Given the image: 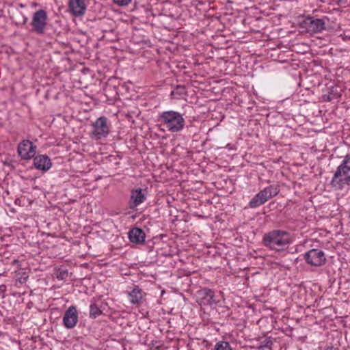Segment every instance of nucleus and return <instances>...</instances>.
<instances>
[{
    "instance_id": "25",
    "label": "nucleus",
    "mask_w": 350,
    "mask_h": 350,
    "mask_svg": "<svg viewBox=\"0 0 350 350\" xmlns=\"http://www.w3.org/2000/svg\"><path fill=\"white\" fill-rule=\"evenodd\" d=\"M176 90L179 94H183L185 92V88L184 86L178 85Z\"/></svg>"
},
{
    "instance_id": "19",
    "label": "nucleus",
    "mask_w": 350,
    "mask_h": 350,
    "mask_svg": "<svg viewBox=\"0 0 350 350\" xmlns=\"http://www.w3.org/2000/svg\"><path fill=\"white\" fill-rule=\"evenodd\" d=\"M215 350H232V349L228 342L219 341L216 343Z\"/></svg>"
},
{
    "instance_id": "24",
    "label": "nucleus",
    "mask_w": 350,
    "mask_h": 350,
    "mask_svg": "<svg viewBox=\"0 0 350 350\" xmlns=\"http://www.w3.org/2000/svg\"><path fill=\"white\" fill-rule=\"evenodd\" d=\"M294 239H295L293 237H288V234L286 232V245L293 243Z\"/></svg>"
},
{
    "instance_id": "9",
    "label": "nucleus",
    "mask_w": 350,
    "mask_h": 350,
    "mask_svg": "<svg viewBox=\"0 0 350 350\" xmlns=\"http://www.w3.org/2000/svg\"><path fill=\"white\" fill-rule=\"evenodd\" d=\"M306 262L312 266H322L325 263L326 258L323 251L312 249L304 254Z\"/></svg>"
},
{
    "instance_id": "21",
    "label": "nucleus",
    "mask_w": 350,
    "mask_h": 350,
    "mask_svg": "<svg viewBox=\"0 0 350 350\" xmlns=\"http://www.w3.org/2000/svg\"><path fill=\"white\" fill-rule=\"evenodd\" d=\"M299 72L295 70L293 73H292L289 78H288V81H294L295 84H299Z\"/></svg>"
},
{
    "instance_id": "27",
    "label": "nucleus",
    "mask_w": 350,
    "mask_h": 350,
    "mask_svg": "<svg viewBox=\"0 0 350 350\" xmlns=\"http://www.w3.org/2000/svg\"><path fill=\"white\" fill-rule=\"evenodd\" d=\"M347 4V0H338V5H344Z\"/></svg>"
},
{
    "instance_id": "29",
    "label": "nucleus",
    "mask_w": 350,
    "mask_h": 350,
    "mask_svg": "<svg viewBox=\"0 0 350 350\" xmlns=\"http://www.w3.org/2000/svg\"><path fill=\"white\" fill-rule=\"evenodd\" d=\"M291 67H292L291 64H288V65L286 64L285 69H286V70H287L288 72Z\"/></svg>"
},
{
    "instance_id": "2",
    "label": "nucleus",
    "mask_w": 350,
    "mask_h": 350,
    "mask_svg": "<svg viewBox=\"0 0 350 350\" xmlns=\"http://www.w3.org/2000/svg\"><path fill=\"white\" fill-rule=\"evenodd\" d=\"M158 121L172 133L180 132L185 124L183 114L173 110L161 113L158 116Z\"/></svg>"
},
{
    "instance_id": "5",
    "label": "nucleus",
    "mask_w": 350,
    "mask_h": 350,
    "mask_svg": "<svg viewBox=\"0 0 350 350\" xmlns=\"http://www.w3.org/2000/svg\"><path fill=\"white\" fill-rule=\"evenodd\" d=\"M263 244L270 249L282 251L284 247V231L273 230L264 235Z\"/></svg>"
},
{
    "instance_id": "32",
    "label": "nucleus",
    "mask_w": 350,
    "mask_h": 350,
    "mask_svg": "<svg viewBox=\"0 0 350 350\" xmlns=\"http://www.w3.org/2000/svg\"><path fill=\"white\" fill-rule=\"evenodd\" d=\"M5 288H6V286H5V285H1V286H0V290H1V291H5Z\"/></svg>"
},
{
    "instance_id": "3",
    "label": "nucleus",
    "mask_w": 350,
    "mask_h": 350,
    "mask_svg": "<svg viewBox=\"0 0 350 350\" xmlns=\"http://www.w3.org/2000/svg\"><path fill=\"white\" fill-rule=\"evenodd\" d=\"M330 184L338 189L350 185V152L343 157L342 161L337 167Z\"/></svg>"
},
{
    "instance_id": "22",
    "label": "nucleus",
    "mask_w": 350,
    "mask_h": 350,
    "mask_svg": "<svg viewBox=\"0 0 350 350\" xmlns=\"http://www.w3.org/2000/svg\"><path fill=\"white\" fill-rule=\"evenodd\" d=\"M113 1L119 6H125L131 3V0H113Z\"/></svg>"
},
{
    "instance_id": "8",
    "label": "nucleus",
    "mask_w": 350,
    "mask_h": 350,
    "mask_svg": "<svg viewBox=\"0 0 350 350\" xmlns=\"http://www.w3.org/2000/svg\"><path fill=\"white\" fill-rule=\"evenodd\" d=\"M278 193L276 188L272 186L265 188L256 194L250 202L251 208H256L265 203L269 198L275 196Z\"/></svg>"
},
{
    "instance_id": "17",
    "label": "nucleus",
    "mask_w": 350,
    "mask_h": 350,
    "mask_svg": "<svg viewBox=\"0 0 350 350\" xmlns=\"http://www.w3.org/2000/svg\"><path fill=\"white\" fill-rule=\"evenodd\" d=\"M54 274L58 280H63L68 276V270L63 267L55 268Z\"/></svg>"
},
{
    "instance_id": "33",
    "label": "nucleus",
    "mask_w": 350,
    "mask_h": 350,
    "mask_svg": "<svg viewBox=\"0 0 350 350\" xmlns=\"http://www.w3.org/2000/svg\"><path fill=\"white\" fill-rule=\"evenodd\" d=\"M295 304L296 305V306H298V307H300L301 306V304L300 303H297V302H295Z\"/></svg>"
},
{
    "instance_id": "34",
    "label": "nucleus",
    "mask_w": 350,
    "mask_h": 350,
    "mask_svg": "<svg viewBox=\"0 0 350 350\" xmlns=\"http://www.w3.org/2000/svg\"><path fill=\"white\" fill-rule=\"evenodd\" d=\"M348 214H349V217L350 218V206H349V211H348Z\"/></svg>"
},
{
    "instance_id": "16",
    "label": "nucleus",
    "mask_w": 350,
    "mask_h": 350,
    "mask_svg": "<svg viewBox=\"0 0 350 350\" xmlns=\"http://www.w3.org/2000/svg\"><path fill=\"white\" fill-rule=\"evenodd\" d=\"M129 301L133 304H142L144 293L139 286H135L131 291L128 293Z\"/></svg>"
},
{
    "instance_id": "12",
    "label": "nucleus",
    "mask_w": 350,
    "mask_h": 350,
    "mask_svg": "<svg viewBox=\"0 0 350 350\" xmlns=\"http://www.w3.org/2000/svg\"><path fill=\"white\" fill-rule=\"evenodd\" d=\"M33 159L35 168L42 172L49 171L52 166L51 159L46 154H38Z\"/></svg>"
},
{
    "instance_id": "23",
    "label": "nucleus",
    "mask_w": 350,
    "mask_h": 350,
    "mask_svg": "<svg viewBox=\"0 0 350 350\" xmlns=\"http://www.w3.org/2000/svg\"><path fill=\"white\" fill-rule=\"evenodd\" d=\"M293 297H292V300L294 301L295 299H296V297L298 298V295H296L295 293L299 289V287L297 286V285H295L293 286Z\"/></svg>"
},
{
    "instance_id": "31",
    "label": "nucleus",
    "mask_w": 350,
    "mask_h": 350,
    "mask_svg": "<svg viewBox=\"0 0 350 350\" xmlns=\"http://www.w3.org/2000/svg\"><path fill=\"white\" fill-rule=\"evenodd\" d=\"M27 21V18L26 16H23V25L26 24Z\"/></svg>"
},
{
    "instance_id": "28",
    "label": "nucleus",
    "mask_w": 350,
    "mask_h": 350,
    "mask_svg": "<svg viewBox=\"0 0 350 350\" xmlns=\"http://www.w3.org/2000/svg\"><path fill=\"white\" fill-rule=\"evenodd\" d=\"M324 100L326 101H330L332 99V97L330 95L325 96Z\"/></svg>"
},
{
    "instance_id": "11",
    "label": "nucleus",
    "mask_w": 350,
    "mask_h": 350,
    "mask_svg": "<svg viewBox=\"0 0 350 350\" xmlns=\"http://www.w3.org/2000/svg\"><path fill=\"white\" fill-rule=\"evenodd\" d=\"M78 319L77 308H68L63 317V325L66 329H72L77 325Z\"/></svg>"
},
{
    "instance_id": "1",
    "label": "nucleus",
    "mask_w": 350,
    "mask_h": 350,
    "mask_svg": "<svg viewBox=\"0 0 350 350\" xmlns=\"http://www.w3.org/2000/svg\"><path fill=\"white\" fill-rule=\"evenodd\" d=\"M293 5L298 9L293 13V16L297 18V21L292 22L293 27H298L301 31H306L309 33H317L325 29V22L323 18H317L314 16H305L303 10L299 6V2L293 0Z\"/></svg>"
},
{
    "instance_id": "10",
    "label": "nucleus",
    "mask_w": 350,
    "mask_h": 350,
    "mask_svg": "<svg viewBox=\"0 0 350 350\" xmlns=\"http://www.w3.org/2000/svg\"><path fill=\"white\" fill-rule=\"evenodd\" d=\"M17 152L22 159L29 160L36 154V146L28 139L23 140L18 145Z\"/></svg>"
},
{
    "instance_id": "20",
    "label": "nucleus",
    "mask_w": 350,
    "mask_h": 350,
    "mask_svg": "<svg viewBox=\"0 0 350 350\" xmlns=\"http://www.w3.org/2000/svg\"><path fill=\"white\" fill-rule=\"evenodd\" d=\"M28 276L26 275L25 273H23L22 274H20V276L17 277L15 279V285L18 286V284H25L27 280Z\"/></svg>"
},
{
    "instance_id": "6",
    "label": "nucleus",
    "mask_w": 350,
    "mask_h": 350,
    "mask_svg": "<svg viewBox=\"0 0 350 350\" xmlns=\"http://www.w3.org/2000/svg\"><path fill=\"white\" fill-rule=\"evenodd\" d=\"M92 126V129L90 133L92 139L98 140L105 138L109 133L108 120L105 116L98 118Z\"/></svg>"
},
{
    "instance_id": "30",
    "label": "nucleus",
    "mask_w": 350,
    "mask_h": 350,
    "mask_svg": "<svg viewBox=\"0 0 350 350\" xmlns=\"http://www.w3.org/2000/svg\"><path fill=\"white\" fill-rule=\"evenodd\" d=\"M306 309L308 310V311L307 312V315H308V314H309L310 311V310H312V308L308 307V308H306ZM312 311H313L314 313L316 312V310H312Z\"/></svg>"
},
{
    "instance_id": "26",
    "label": "nucleus",
    "mask_w": 350,
    "mask_h": 350,
    "mask_svg": "<svg viewBox=\"0 0 350 350\" xmlns=\"http://www.w3.org/2000/svg\"><path fill=\"white\" fill-rule=\"evenodd\" d=\"M322 350H339L338 347L334 346H326Z\"/></svg>"
},
{
    "instance_id": "18",
    "label": "nucleus",
    "mask_w": 350,
    "mask_h": 350,
    "mask_svg": "<svg viewBox=\"0 0 350 350\" xmlns=\"http://www.w3.org/2000/svg\"><path fill=\"white\" fill-rule=\"evenodd\" d=\"M105 309H106V308H103V310H100V308H90V317L92 319H96L99 315H101V314L108 315L105 312Z\"/></svg>"
},
{
    "instance_id": "14",
    "label": "nucleus",
    "mask_w": 350,
    "mask_h": 350,
    "mask_svg": "<svg viewBox=\"0 0 350 350\" xmlns=\"http://www.w3.org/2000/svg\"><path fill=\"white\" fill-rule=\"evenodd\" d=\"M146 198V196L142 189H133L129 202V208L133 210L135 209L139 204L145 201Z\"/></svg>"
},
{
    "instance_id": "15",
    "label": "nucleus",
    "mask_w": 350,
    "mask_h": 350,
    "mask_svg": "<svg viewBox=\"0 0 350 350\" xmlns=\"http://www.w3.org/2000/svg\"><path fill=\"white\" fill-rule=\"evenodd\" d=\"M129 240L132 243H142L145 241L146 234L144 231L139 228H133L128 233Z\"/></svg>"
},
{
    "instance_id": "7",
    "label": "nucleus",
    "mask_w": 350,
    "mask_h": 350,
    "mask_svg": "<svg viewBox=\"0 0 350 350\" xmlns=\"http://www.w3.org/2000/svg\"><path fill=\"white\" fill-rule=\"evenodd\" d=\"M47 13L45 10L40 9L35 12L31 23L32 31L38 35L44 34L47 25Z\"/></svg>"
},
{
    "instance_id": "13",
    "label": "nucleus",
    "mask_w": 350,
    "mask_h": 350,
    "mask_svg": "<svg viewBox=\"0 0 350 350\" xmlns=\"http://www.w3.org/2000/svg\"><path fill=\"white\" fill-rule=\"evenodd\" d=\"M68 9L70 13L76 17L83 16L86 10L85 0H70Z\"/></svg>"
},
{
    "instance_id": "4",
    "label": "nucleus",
    "mask_w": 350,
    "mask_h": 350,
    "mask_svg": "<svg viewBox=\"0 0 350 350\" xmlns=\"http://www.w3.org/2000/svg\"><path fill=\"white\" fill-rule=\"evenodd\" d=\"M224 300V295L221 291L215 293L211 289L204 288L197 292V301L200 306L213 304L221 306Z\"/></svg>"
}]
</instances>
